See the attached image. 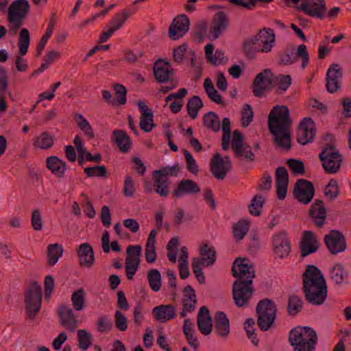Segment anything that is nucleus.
Masks as SVG:
<instances>
[{
    "label": "nucleus",
    "mask_w": 351,
    "mask_h": 351,
    "mask_svg": "<svg viewBox=\"0 0 351 351\" xmlns=\"http://www.w3.org/2000/svg\"><path fill=\"white\" fill-rule=\"evenodd\" d=\"M25 309L27 316L34 319L39 312L42 303V288L36 282H32L25 291Z\"/></svg>",
    "instance_id": "423d86ee"
},
{
    "label": "nucleus",
    "mask_w": 351,
    "mask_h": 351,
    "mask_svg": "<svg viewBox=\"0 0 351 351\" xmlns=\"http://www.w3.org/2000/svg\"><path fill=\"white\" fill-rule=\"evenodd\" d=\"M154 176L153 186L156 193L161 197H167L169 193V184L167 178H162L156 175Z\"/></svg>",
    "instance_id": "79ce46f5"
},
{
    "label": "nucleus",
    "mask_w": 351,
    "mask_h": 351,
    "mask_svg": "<svg viewBox=\"0 0 351 351\" xmlns=\"http://www.w3.org/2000/svg\"><path fill=\"white\" fill-rule=\"evenodd\" d=\"M182 153L185 157L186 167L189 171L193 174L197 173L199 171L198 165L191 154L185 149H182Z\"/></svg>",
    "instance_id": "e2e57ef3"
},
{
    "label": "nucleus",
    "mask_w": 351,
    "mask_h": 351,
    "mask_svg": "<svg viewBox=\"0 0 351 351\" xmlns=\"http://www.w3.org/2000/svg\"><path fill=\"white\" fill-rule=\"evenodd\" d=\"M243 145L245 144L243 143V138L241 132L239 130L234 131L232 135V149L235 155L241 154L242 147Z\"/></svg>",
    "instance_id": "5fc2aeb1"
},
{
    "label": "nucleus",
    "mask_w": 351,
    "mask_h": 351,
    "mask_svg": "<svg viewBox=\"0 0 351 351\" xmlns=\"http://www.w3.org/2000/svg\"><path fill=\"white\" fill-rule=\"evenodd\" d=\"M249 230V223L247 221H239L233 226V234L237 241H241L246 235Z\"/></svg>",
    "instance_id": "3c124183"
},
{
    "label": "nucleus",
    "mask_w": 351,
    "mask_h": 351,
    "mask_svg": "<svg viewBox=\"0 0 351 351\" xmlns=\"http://www.w3.org/2000/svg\"><path fill=\"white\" fill-rule=\"evenodd\" d=\"M318 247V241L315 234L310 230L304 231L300 242L301 256L305 257L315 252Z\"/></svg>",
    "instance_id": "4be33fe9"
},
{
    "label": "nucleus",
    "mask_w": 351,
    "mask_h": 351,
    "mask_svg": "<svg viewBox=\"0 0 351 351\" xmlns=\"http://www.w3.org/2000/svg\"><path fill=\"white\" fill-rule=\"evenodd\" d=\"M303 308V301L302 298L295 295H290L287 300V311L289 316H296Z\"/></svg>",
    "instance_id": "f704fd0d"
},
{
    "label": "nucleus",
    "mask_w": 351,
    "mask_h": 351,
    "mask_svg": "<svg viewBox=\"0 0 351 351\" xmlns=\"http://www.w3.org/2000/svg\"><path fill=\"white\" fill-rule=\"evenodd\" d=\"M141 245H129L126 250L127 256L130 260L134 261H138L140 263V256L141 254Z\"/></svg>",
    "instance_id": "774afa93"
},
{
    "label": "nucleus",
    "mask_w": 351,
    "mask_h": 351,
    "mask_svg": "<svg viewBox=\"0 0 351 351\" xmlns=\"http://www.w3.org/2000/svg\"><path fill=\"white\" fill-rule=\"evenodd\" d=\"M84 171L87 177H106L107 176L106 168L104 165L86 167Z\"/></svg>",
    "instance_id": "680f3d73"
},
{
    "label": "nucleus",
    "mask_w": 351,
    "mask_h": 351,
    "mask_svg": "<svg viewBox=\"0 0 351 351\" xmlns=\"http://www.w3.org/2000/svg\"><path fill=\"white\" fill-rule=\"evenodd\" d=\"M147 279L150 288L154 291H158L161 287V276L156 269H152L147 273Z\"/></svg>",
    "instance_id": "a18cd8bd"
},
{
    "label": "nucleus",
    "mask_w": 351,
    "mask_h": 351,
    "mask_svg": "<svg viewBox=\"0 0 351 351\" xmlns=\"http://www.w3.org/2000/svg\"><path fill=\"white\" fill-rule=\"evenodd\" d=\"M153 71L154 77L158 83L169 82L174 74L169 62L160 59L154 62Z\"/></svg>",
    "instance_id": "aec40b11"
},
{
    "label": "nucleus",
    "mask_w": 351,
    "mask_h": 351,
    "mask_svg": "<svg viewBox=\"0 0 351 351\" xmlns=\"http://www.w3.org/2000/svg\"><path fill=\"white\" fill-rule=\"evenodd\" d=\"M228 23V17L224 12L220 11L215 14L210 31L214 40L219 38L220 34L227 29Z\"/></svg>",
    "instance_id": "b1692460"
},
{
    "label": "nucleus",
    "mask_w": 351,
    "mask_h": 351,
    "mask_svg": "<svg viewBox=\"0 0 351 351\" xmlns=\"http://www.w3.org/2000/svg\"><path fill=\"white\" fill-rule=\"evenodd\" d=\"M243 51L248 58L253 59L257 52H261L254 38L245 40L243 43Z\"/></svg>",
    "instance_id": "864d4df0"
},
{
    "label": "nucleus",
    "mask_w": 351,
    "mask_h": 351,
    "mask_svg": "<svg viewBox=\"0 0 351 351\" xmlns=\"http://www.w3.org/2000/svg\"><path fill=\"white\" fill-rule=\"evenodd\" d=\"M203 107V103L201 98L195 95L188 100L186 104V110L189 117L192 119H196L199 110Z\"/></svg>",
    "instance_id": "ea45409f"
},
{
    "label": "nucleus",
    "mask_w": 351,
    "mask_h": 351,
    "mask_svg": "<svg viewBox=\"0 0 351 351\" xmlns=\"http://www.w3.org/2000/svg\"><path fill=\"white\" fill-rule=\"evenodd\" d=\"M272 244L274 253L280 258H283L289 254L291 244L285 232H280L274 234Z\"/></svg>",
    "instance_id": "f3484780"
},
{
    "label": "nucleus",
    "mask_w": 351,
    "mask_h": 351,
    "mask_svg": "<svg viewBox=\"0 0 351 351\" xmlns=\"http://www.w3.org/2000/svg\"><path fill=\"white\" fill-rule=\"evenodd\" d=\"M29 10L27 0H15L9 7L8 19L9 21H21L25 18Z\"/></svg>",
    "instance_id": "6ab92c4d"
},
{
    "label": "nucleus",
    "mask_w": 351,
    "mask_h": 351,
    "mask_svg": "<svg viewBox=\"0 0 351 351\" xmlns=\"http://www.w3.org/2000/svg\"><path fill=\"white\" fill-rule=\"evenodd\" d=\"M302 291L306 300L313 305H321L325 302L328 289L321 271L314 265H308L302 274Z\"/></svg>",
    "instance_id": "7ed1b4c3"
},
{
    "label": "nucleus",
    "mask_w": 351,
    "mask_h": 351,
    "mask_svg": "<svg viewBox=\"0 0 351 351\" xmlns=\"http://www.w3.org/2000/svg\"><path fill=\"white\" fill-rule=\"evenodd\" d=\"M215 329L217 335L223 338H226L230 333L229 319L222 311H218L215 313Z\"/></svg>",
    "instance_id": "c85d7f7f"
},
{
    "label": "nucleus",
    "mask_w": 351,
    "mask_h": 351,
    "mask_svg": "<svg viewBox=\"0 0 351 351\" xmlns=\"http://www.w3.org/2000/svg\"><path fill=\"white\" fill-rule=\"evenodd\" d=\"M55 13L51 14L50 21L47 26V30L45 34L42 36L39 43L38 44L36 51L37 56H39L41 55V53L45 48L46 43H47L49 38L51 36L55 25Z\"/></svg>",
    "instance_id": "a19ab883"
},
{
    "label": "nucleus",
    "mask_w": 351,
    "mask_h": 351,
    "mask_svg": "<svg viewBox=\"0 0 351 351\" xmlns=\"http://www.w3.org/2000/svg\"><path fill=\"white\" fill-rule=\"evenodd\" d=\"M274 81V74L269 69H265L258 73L252 85L254 95L258 97H262L265 91L270 89Z\"/></svg>",
    "instance_id": "1a4fd4ad"
},
{
    "label": "nucleus",
    "mask_w": 351,
    "mask_h": 351,
    "mask_svg": "<svg viewBox=\"0 0 351 351\" xmlns=\"http://www.w3.org/2000/svg\"><path fill=\"white\" fill-rule=\"evenodd\" d=\"M153 113L144 114L140 117V128L145 132L152 131L154 127Z\"/></svg>",
    "instance_id": "69168bd1"
},
{
    "label": "nucleus",
    "mask_w": 351,
    "mask_h": 351,
    "mask_svg": "<svg viewBox=\"0 0 351 351\" xmlns=\"http://www.w3.org/2000/svg\"><path fill=\"white\" fill-rule=\"evenodd\" d=\"M232 275L237 280L232 285V298L239 308L246 307L254 292L252 285L255 277L254 266L245 258H237L232 267Z\"/></svg>",
    "instance_id": "f257e3e1"
},
{
    "label": "nucleus",
    "mask_w": 351,
    "mask_h": 351,
    "mask_svg": "<svg viewBox=\"0 0 351 351\" xmlns=\"http://www.w3.org/2000/svg\"><path fill=\"white\" fill-rule=\"evenodd\" d=\"M182 304L189 312H192L195 310L197 304L196 295L191 285H188L184 288Z\"/></svg>",
    "instance_id": "72a5a7b5"
},
{
    "label": "nucleus",
    "mask_w": 351,
    "mask_h": 351,
    "mask_svg": "<svg viewBox=\"0 0 351 351\" xmlns=\"http://www.w3.org/2000/svg\"><path fill=\"white\" fill-rule=\"evenodd\" d=\"M180 171V168L178 163L169 167H165L158 170L153 171V175H156L162 178H167V176H177Z\"/></svg>",
    "instance_id": "09e8293b"
},
{
    "label": "nucleus",
    "mask_w": 351,
    "mask_h": 351,
    "mask_svg": "<svg viewBox=\"0 0 351 351\" xmlns=\"http://www.w3.org/2000/svg\"><path fill=\"white\" fill-rule=\"evenodd\" d=\"M315 136V123L311 118H304L300 123L297 141L300 145H306L313 141Z\"/></svg>",
    "instance_id": "4468645a"
},
{
    "label": "nucleus",
    "mask_w": 351,
    "mask_h": 351,
    "mask_svg": "<svg viewBox=\"0 0 351 351\" xmlns=\"http://www.w3.org/2000/svg\"><path fill=\"white\" fill-rule=\"evenodd\" d=\"M289 341L293 351H315L317 336L315 330L308 326H298L290 331Z\"/></svg>",
    "instance_id": "20e7f679"
},
{
    "label": "nucleus",
    "mask_w": 351,
    "mask_h": 351,
    "mask_svg": "<svg viewBox=\"0 0 351 351\" xmlns=\"http://www.w3.org/2000/svg\"><path fill=\"white\" fill-rule=\"evenodd\" d=\"M254 112L250 105L245 104L241 110V125L243 128L247 127L252 121Z\"/></svg>",
    "instance_id": "052dcab7"
},
{
    "label": "nucleus",
    "mask_w": 351,
    "mask_h": 351,
    "mask_svg": "<svg viewBox=\"0 0 351 351\" xmlns=\"http://www.w3.org/2000/svg\"><path fill=\"white\" fill-rule=\"evenodd\" d=\"M182 329L188 343L196 350L199 348V343L193 335V325L189 319L184 320Z\"/></svg>",
    "instance_id": "4c0bfd02"
},
{
    "label": "nucleus",
    "mask_w": 351,
    "mask_h": 351,
    "mask_svg": "<svg viewBox=\"0 0 351 351\" xmlns=\"http://www.w3.org/2000/svg\"><path fill=\"white\" fill-rule=\"evenodd\" d=\"M202 265H205V263H202L199 260V258H193L192 263H191L193 271L195 277L197 278L198 282L200 284H203L205 282V277L204 276V274L202 272V269L201 267Z\"/></svg>",
    "instance_id": "bf43d9fd"
},
{
    "label": "nucleus",
    "mask_w": 351,
    "mask_h": 351,
    "mask_svg": "<svg viewBox=\"0 0 351 351\" xmlns=\"http://www.w3.org/2000/svg\"><path fill=\"white\" fill-rule=\"evenodd\" d=\"M319 157L326 173H336L339 171L342 162V156L333 145H327Z\"/></svg>",
    "instance_id": "0eeeda50"
},
{
    "label": "nucleus",
    "mask_w": 351,
    "mask_h": 351,
    "mask_svg": "<svg viewBox=\"0 0 351 351\" xmlns=\"http://www.w3.org/2000/svg\"><path fill=\"white\" fill-rule=\"evenodd\" d=\"M116 95V104L124 105L126 103L127 90L124 86L120 84L113 85Z\"/></svg>",
    "instance_id": "0e129e2a"
},
{
    "label": "nucleus",
    "mask_w": 351,
    "mask_h": 351,
    "mask_svg": "<svg viewBox=\"0 0 351 351\" xmlns=\"http://www.w3.org/2000/svg\"><path fill=\"white\" fill-rule=\"evenodd\" d=\"M311 222L317 228H322L326 219V209L322 200L316 199L308 210Z\"/></svg>",
    "instance_id": "dca6fc26"
},
{
    "label": "nucleus",
    "mask_w": 351,
    "mask_h": 351,
    "mask_svg": "<svg viewBox=\"0 0 351 351\" xmlns=\"http://www.w3.org/2000/svg\"><path fill=\"white\" fill-rule=\"evenodd\" d=\"M33 145L36 147L47 149L53 146V138L48 132H45L34 139Z\"/></svg>",
    "instance_id": "37998d69"
},
{
    "label": "nucleus",
    "mask_w": 351,
    "mask_h": 351,
    "mask_svg": "<svg viewBox=\"0 0 351 351\" xmlns=\"http://www.w3.org/2000/svg\"><path fill=\"white\" fill-rule=\"evenodd\" d=\"M112 136L121 152L125 153L131 148L132 143L125 131L115 130L112 132Z\"/></svg>",
    "instance_id": "7c9ffc66"
},
{
    "label": "nucleus",
    "mask_w": 351,
    "mask_h": 351,
    "mask_svg": "<svg viewBox=\"0 0 351 351\" xmlns=\"http://www.w3.org/2000/svg\"><path fill=\"white\" fill-rule=\"evenodd\" d=\"M268 128L274 136V141L278 147L289 149L291 147L290 128L292 120L286 106H276L271 110L267 119Z\"/></svg>",
    "instance_id": "f03ea898"
},
{
    "label": "nucleus",
    "mask_w": 351,
    "mask_h": 351,
    "mask_svg": "<svg viewBox=\"0 0 351 351\" xmlns=\"http://www.w3.org/2000/svg\"><path fill=\"white\" fill-rule=\"evenodd\" d=\"M130 15L131 12L128 10H123L120 13H117L110 21V24L112 25L111 27L114 32L120 29Z\"/></svg>",
    "instance_id": "603ef678"
},
{
    "label": "nucleus",
    "mask_w": 351,
    "mask_h": 351,
    "mask_svg": "<svg viewBox=\"0 0 351 351\" xmlns=\"http://www.w3.org/2000/svg\"><path fill=\"white\" fill-rule=\"evenodd\" d=\"M276 194L279 199H284L287 195L289 184V175L284 167H278L276 170Z\"/></svg>",
    "instance_id": "5701e85b"
},
{
    "label": "nucleus",
    "mask_w": 351,
    "mask_h": 351,
    "mask_svg": "<svg viewBox=\"0 0 351 351\" xmlns=\"http://www.w3.org/2000/svg\"><path fill=\"white\" fill-rule=\"evenodd\" d=\"M298 58L302 59L301 66L304 69L308 64L309 56L305 45H300L298 47L296 53H294V49L286 51L280 57V62L286 65L291 64L295 62Z\"/></svg>",
    "instance_id": "ddd939ff"
},
{
    "label": "nucleus",
    "mask_w": 351,
    "mask_h": 351,
    "mask_svg": "<svg viewBox=\"0 0 351 351\" xmlns=\"http://www.w3.org/2000/svg\"><path fill=\"white\" fill-rule=\"evenodd\" d=\"M324 242L332 254L343 252L346 248L345 237L339 230H330L328 234L325 235Z\"/></svg>",
    "instance_id": "f8f14e48"
},
{
    "label": "nucleus",
    "mask_w": 351,
    "mask_h": 351,
    "mask_svg": "<svg viewBox=\"0 0 351 351\" xmlns=\"http://www.w3.org/2000/svg\"><path fill=\"white\" fill-rule=\"evenodd\" d=\"M348 276L349 272L340 263L335 264L330 272V279L337 285L346 282Z\"/></svg>",
    "instance_id": "473e14b6"
},
{
    "label": "nucleus",
    "mask_w": 351,
    "mask_h": 351,
    "mask_svg": "<svg viewBox=\"0 0 351 351\" xmlns=\"http://www.w3.org/2000/svg\"><path fill=\"white\" fill-rule=\"evenodd\" d=\"M297 9L311 17L322 20L326 13V4L324 0H301Z\"/></svg>",
    "instance_id": "6e6552de"
},
{
    "label": "nucleus",
    "mask_w": 351,
    "mask_h": 351,
    "mask_svg": "<svg viewBox=\"0 0 351 351\" xmlns=\"http://www.w3.org/2000/svg\"><path fill=\"white\" fill-rule=\"evenodd\" d=\"M73 308L76 311H81L86 307V293L83 288L75 291L71 297Z\"/></svg>",
    "instance_id": "c9c22d12"
},
{
    "label": "nucleus",
    "mask_w": 351,
    "mask_h": 351,
    "mask_svg": "<svg viewBox=\"0 0 351 351\" xmlns=\"http://www.w3.org/2000/svg\"><path fill=\"white\" fill-rule=\"evenodd\" d=\"M277 308L275 303L265 298L258 302L256 307L257 325L262 331H267L274 323Z\"/></svg>",
    "instance_id": "39448f33"
},
{
    "label": "nucleus",
    "mask_w": 351,
    "mask_h": 351,
    "mask_svg": "<svg viewBox=\"0 0 351 351\" xmlns=\"http://www.w3.org/2000/svg\"><path fill=\"white\" fill-rule=\"evenodd\" d=\"M77 335L79 348L83 351L86 350L92 343L91 335L84 329L78 330Z\"/></svg>",
    "instance_id": "49530a36"
},
{
    "label": "nucleus",
    "mask_w": 351,
    "mask_h": 351,
    "mask_svg": "<svg viewBox=\"0 0 351 351\" xmlns=\"http://www.w3.org/2000/svg\"><path fill=\"white\" fill-rule=\"evenodd\" d=\"M46 166L56 177H64L66 169V162L57 156L48 157L46 160Z\"/></svg>",
    "instance_id": "c756f323"
},
{
    "label": "nucleus",
    "mask_w": 351,
    "mask_h": 351,
    "mask_svg": "<svg viewBox=\"0 0 351 351\" xmlns=\"http://www.w3.org/2000/svg\"><path fill=\"white\" fill-rule=\"evenodd\" d=\"M197 325L200 332L204 335H208L213 330L212 318L208 308L205 306L199 308Z\"/></svg>",
    "instance_id": "393cba45"
},
{
    "label": "nucleus",
    "mask_w": 351,
    "mask_h": 351,
    "mask_svg": "<svg viewBox=\"0 0 351 351\" xmlns=\"http://www.w3.org/2000/svg\"><path fill=\"white\" fill-rule=\"evenodd\" d=\"M203 125L208 130L214 132H218L220 130V120L219 116L214 112H208L202 119Z\"/></svg>",
    "instance_id": "e433bc0d"
},
{
    "label": "nucleus",
    "mask_w": 351,
    "mask_h": 351,
    "mask_svg": "<svg viewBox=\"0 0 351 351\" xmlns=\"http://www.w3.org/2000/svg\"><path fill=\"white\" fill-rule=\"evenodd\" d=\"M199 259L206 266H210L214 264L216 261V251L213 246L208 243H202L199 247Z\"/></svg>",
    "instance_id": "2f4dec72"
},
{
    "label": "nucleus",
    "mask_w": 351,
    "mask_h": 351,
    "mask_svg": "<svg viewBox=\"0 0 351 351\" xmlns=\"http://www.w3.org/2000/svg\"><path fill=\"white\" fill-rule=\"evenodd\" d=\"M314 193L313 184L304 179L298 180L293 190L295 198L304 204H308L311 201Z\"/></svg>",
    "instance_id": "9b49d317"
},
{
    "label": "nucleus",
    "mask_w": 351,
    "mask_h": 351,
    "mask_svg": "<svg viewBox=\"0 0 351 351\" xmlns=\"http://www.w3.org/2000/svg\"><path fill=\"white\" fill-rule=\"evenodd\" d=\"M189 19L184 14L174 18L169 27V36L176 40L182 38L189 29Z\"/></svg>",
    "instance_id": "2eb2a0df"
},
{
    "label": "nucleus",
    "mask_w": 351,
    "mask_h": 351,
    "mask_svg": "<svg viewBox=\"0 0 351 351\" xmlns=\"http://www.w3.org/2000/svg\"><path fill=\"white\" fill-rule=\"evenodd\" d=\"M140 263L138 261H134L130 260L129 258H125V271L126 276L128 280H131L133 279L134 275L136 272Z\"/></svg>",
    "instance_id": "338daca9"
},
{
    "label": "nucleus",
    "mask_w": 351,
    "mask_h": 351,
    "mask_svg": "<svg viewBox=\"0 0 351 351\" xmlns=\"http://www.w3.org/2000/svg\"><path fill=\"white\" fill-rule=\"evenodd\" d=\"M254 324L255 322L254 319H247L244 323V329L247 333L248 338L251 339L252 343L255 346H257L258 343V339L256 338L255 329L254 328Z\"/></svg>",
    "instance_id": "4d7b16f0"
},
{
    "label": "nucleus",
    "mask_w": 351,
    "mask_h": 351,
    "mask_svg": "<svg viewBox=\"0 0 351 351\" xmlns=\"http://www.w3.org/2000/svg\"><path fill=\"white\" fill-rule=\"evenodd\" d=\"M29 40V31L25 28L22 29L19 36V53L21 56H25L27 53Z\"/></svg>",
    "instance_id": "c03bdc74"
},
{
    "label": "nucleus",
    "mask_w": 351,
    "mask_h": 351,
    "mask_svg": "<svg viewBox=\"0 0 351 351\" xmlns=\"http://www.w3.org/2000/svg\"><path fill=\"white\" fill-rule=\"evenodd\" d=\"M253 38L263 53L269 52L275 42L274 31L270 28L261 30Z\"/></svg>",
    "instance_id": "a211bd4d"
},
{
    "label": "nucleus",
    "mask_w": 351,
    "mask_h": 351,
    "mask_svg": "<svg viewBox=\"0 0 351 351\" xmlns=\"http://www.w3.org/2000/svg\"><path fill=\"white\" fill-rule=\"evenodd\" d=\"M265 202V198L261 195H256L252 199L250 204L248 206L249 212L251 215L258 216Z\"/></svg>",
    "instance_id": "de8ad7c7"
},
{
    "label": "nucleus",
    "mask_w": 351,
    "mask_h": 351,
    "mask_svg": "<svg viewBox=\"0 0 351 351\" xmlns=\"http://www.w3.org/2000/svg\"><path fill=\"white\" fill-rule=\"evenodd\" d=\"M339 193L337 182L331 179L324 189V195L329 199L333 200L337 198Z\"/></svg>",
    "instance_id": "13d9d810"
},
{
    "label": "nucleus",
    "mask_w": 351,
    "mask_h": 351,
    "mask_svg": "<svg viewBox=\"0 0 351 351\" xmlns=\"http://www.w3.org/2000/svg\"><path fill=\"white\" fill-rule=\"evenodd\" d=\"M63 248L62 245L54 243L47 247V263L49 265L53 266L62 256Z\"/></svg>",
    "instance_id": "58836bf2"
},
{
    "label": "nucleus",
    "mask_w": 351,
    "mask_h": 351,
    "mask_svg": "<svg viewBox=\"0 0 351 351\" xmlns=\"http://www.w3.org/2000/svg\"><path fill=\"white\" fill-rule=\"evenodd\" d=\"M75 119L80 130L84 131L85 134L87 135L89 137V138H93L95 136V134L93 132L92 127L90 126L88 121L80 114H77L75 117Z\"/></svg>",
    "instance_id": "8fccbe9b"
},
{
    "label": "nucleus",
    "mask_w": 351,
    "mask_h": 351,
    "mask_svg": "<svg viewBox=\"0 0 351 351\" xmlns=\"http://www.w3.org/2000/svg\"><path fill=\"white\" fill-rule=\"evenodd\" d=\"M199 191V186L193 180H182L178 183L177 188L173 192V196L179 198L186 194H196Z\"/></svg>",
    "instance_id": "bb28decb"
},
{
    "label": "nucleus",
    "mask_w": 351,
    "mask_h": 351,
    "mask_svg": "<svg viewBox=\"0 0 351 351\" xmlns=\"http://www.w3.org/2000/svg\"><path fill=\"white\" fill-rule=\"evenodd\" d=\"M96 325L97 330L100 333L108 332L112 328L111 320L106 315L99 317Z\"/></svg>",
    "instance_id": "6e6d98bb"
},
{
    "label": "nucleus",
    "mask_w": 351,
    "mask_h": 351,
    "mask_svg": "<svg viewBox=\"0 0 351 351\" xmlns=\"http://www.w3.org/2000/svg\"><path fill=\"white\" fill-rule=\"evenodd\" d=\"M231 167L229 157L223 158L219 153H215L210 160V171L217 179L223 180Z\"/></svg>",
    "instance_id": "9d476101"
},
{
    "label": "nucleus",
    "mask_w": 351,
    "mask_h": 351,
    "mask_svg": "<svg viewBox=\"0 0 351 351\" xmlns=\"http://www.w3.org/2000/svg\"><path fill=\"white\" fill-rule=\"evenodd\" d=\"M80 266L90 267L95 261L93 247L87 243L81 244L77 250Z\"/></svg>",
    "instance_id": "cd10ccee"
},
{
    "label": "nucleus",
    "mask_w": 351,
    "mask_h": 351,
    "mask_svg": "<svg viewBox=\"0 0 351 351\" xmlns=\"http://www.w3.org/2000/svg\"><path fill=\"white\" fill-rule=\"evenodd\" d=\"M152 314L156 320L160 323L167 322L176 317V308L172 304L159 305L154 307Z\"/></svg>",
    "instance_id": "a878e982"
},
{
    "label": "nucleus",
    "mask_w": 351,
    "mask_h": 351,
    "mask_svg": "<svg viewBox=\"0 0 351 351\" xmlns=\"http://www.w3.org/2000/svg\"><path fill=\"white\" fill-rule=\"evenodd\" d=\"M58 315L60 318V324L65 327L66 330L73 332L77 328V320L71 308L66 305L62 304L58 307Z\"/></svg>",
    "instance_id": "412c9836"
}]
</instances>
